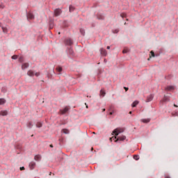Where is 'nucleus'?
<instances>
[{
	"label": "nucleus",
	"instance_id": "obj_34",
	"mask_svg": "<svg viewBox=\"0 0 178 178\" xmlns=\"http://www.w3.org/2000/svg\"><path fill=\"white\" fill-rule=\"evenodd\" d=\"M125 91H129V88L124 87Z\"/></svg>",
	"mask_w": 178,
	"mask_h": 178
},
{
	"label": "nucleus",
	"instance_id": "obj_16",
	"mask_svg": "<svg viewBox=\"0 0 178 178\" xmlns=\"http://www.w3.org/2000/svg\"><path fill=\"white\" fill-rule=\"evenodd\" d=\"M162 101H163V102H169L170 99H169V97L164 96Z\"/></svg>",
	"mask_w": 178,
	"mask_h": 178
},
{
	"label": "nucleus",
	"instance_id": "obj_35",
	"mask_svg": "<svg viewBox=\"0 0 178 178\" xmlns=\"http://www.w3.org/2000/svg\"><path fill=\"white\" fill-rule=\"evenodd\" d=\"M19 169H20V170H24L25 168H24V167H21Z\"/></svg>",
	"mask_w": 178,
	"mask_h": 178
},
{
	"label": "nucleus",
	"instance_id": "obj_24",
	"mask_svg": "<svg viewBox=\"0 0 178 178\" xmlns=\"http://www.w3.org/2000/svg\"><path fill=\"white\" fill-rule=\"evenodd\" d=\"M36 127H42V124L41 123V122H38L37 124H36Z\"/></svg>",
	"mask_w": 178,
	"mask_h": 178
},
{
	"label": "nucleus",
	"instance_id": "obj_3",
	"mask_svg": "<svg viewBox=\"0 0 178 178\" xmlns=\"http://www.w3.org/2000/svg\"><path fill=\"white\" fill-rule=\"evenodd\" d=\"M113 133L115 134V136H119L120 133H123V129H115Z\"/></svg>",
	"mask_w": 178,
	"mask_h": 178
},
{
	"label": "nucleus",
	"instance_id": "obj_37",
	"mask_svg": "<svg viewBox=\"0 0 178 178\" xmlns=\"http://www.w3.org/2000/svg\"><path fill=\"white\" fill-rule=\"evenodd\" d=\"M109 115H113V112H110Z\"/></svg>",
	"mask_w": 178,
	"mask_h": 178
},
{
	"label": "nucleus",
	"instance_id": "obj_4",
	"mask_svg": "<svg viewBox=\"0 0 178 178\" xmlns=\"http://www.w3.org/2000/svg\"><path fill=\"white\" fill-rule=\"evenodd\" d=\"M60 13H62V10L59 9V8H56L55 10H54V15L55 16H60Z\"/></svg>",
	"mask_w": 178,
	"mask_h": 178
},
{
	"label": "nucleus",
	"instance_id": "obj_13",
	"mask_svg": "<svg viewBox=\"0 0 178 178\" xmlns=\"http://www.w3.org/2000/svg\"><path fill=\"white\" fill-rule=\"evenodd\" d=\"M106 95V92H105V90H104V89H102L99 93L100 97H104Z\"/></svg>",
	"mask_w": 178,
	"mask_h": 178
},
{
	"label": "nucleus",
	"instance_id": "obj_14",
	"mask_svg": "<svg viewBox=\"0 0 178 178\" xmlns=\"http://www.w3.org/2000/svg\"><path fill=\"white\" fill-rule=\"evenodd\" d=\"M6 115H8V111H1L0 112L1 116H6Z\"/></svg>",
	"mask_w": 178,
	"mask_h": 178
},
{
	"label": "nucleus",
	"instance_id": "obj_11",
	"mask_svg": "<svg viewBox=\"0 0 178 178\" xmlns=\"http://www.w3.org/2000/svg\"><path fill=\"white\" fill-rule=\"evenodd\" d=\"M27 17H28V19L33 20V19H34V15H33V13H29L27 14Z\"/></svg>",
	"mask_w": 178,
	"mask_h": 178
},
{
	"label": "nucleus",
	"instance_id": "obj_29",
	"mask_svg": "<svg viewBox=\"0 0 178 178\" xmlns=\"http://www.w3.org/2000/svg\"><path fill=\"white\" fill-rule=\"evenodd\" d=\"M23 60H24L23 56H20L19 58V62H20L22 63L23 62Z\"/></svg>",
	"mask_w": 178,
	"mask_h": 178
},
{
	"label": "nucleus",
	"instance_id": "obj_38",
	"mask_svg": "<svg viewBox=\"0 0 178 178\" xmlns=\"http://www.w3.org/2000/svg\"><path fill=\"white\" fill-rule=\"evenodd\" d=\"M50 147L51 148H54V145H50Z\"/></svg>",
	"mask_w": 178,
	"mask_h": 178
},
{
	"label": "nucleus",
	"instance_id": "obj_26",
	"mask_svg": "<svg viewBox=\"0 0 178 178\" xmlns=\"http://www.w3.org/2000/svg\"><path fill=\"white\" fill-rule=\"evenodd\" d=\"M134 159H135V161H138V159H140V158L138 157V156L134 155Z\"/></svg>",
	"mask_w": 178,
	"mask_h": 178
},
{
	"label": "nucleus",
	"instance_id": "obj_20",
	"mask_svg": "<svg viewBox=\"0 0 178 178\" xmlns=\"http://www.w3.org/2000/svg\"><path fill=\"white\" fill-rule=\"evenodd\" d=\"M6 101L4 99H0V105H3Z\"/></svg>",
	"mask_w": 178,
	"mask_h": 178
},
{
	"label": "nucleus",
	"instance_id": "obj_46",
	"mask_svg": "<svg viewBox=\"0 0 178 178\" xmlns=\"http://www.w3.org/2000/svg\"><path fill=\"white\" fill-rule=\"evenodd\" d=\"M86 108H88V105H86Z\"/></svg>",
	"mask_w": 178,
	"mask_h": 178
},
{
	"label": "nucleus",
	"instance_id": "obj_30",
	"mask_svg": "<svg viewBox=\"0 0 178 178\" xmlns=\"http://www.w3.org/2000/svg\"><path fill=\"white\" fill-rule=\"evenodd\" d=\"M97 19H99V20H104V16H98Z\"/></svg>",
	"mask_w": 178,
	"mask_h": 178
},
{
	"label": "nucleus",
	"instance_id": "obj_10",
	"mask_svg": "<svg viewBox=\"0 0 178 178\" xmlns=\"http://www.w3.org/2000/svg\"><path fill=\"white\" fill-rule=\"evenodd\" d=\"M100 53H101L104 56H106V55H107L106 50H105L104 48L100 49Z\"/></svg>",
	"mask_w": 178,
	"mask_h": 178
},
{
	"label": "nucleus",
	"instance_id": "obj_21",
	"mask_svg": "<svg viewBox=\"0 0 178 178\" xmlns=\"http://www.w3.org/2000/svg\"><path fill=\"white\" fill-rule=\"evenodd\" d=\"M63 133H64L65 134H69L70 131L67 129H63Z\"/></svg>",
	"mask_w": 178,
	"mask_h": 178
},
{
	"label": "nucleus",
	"instance_id": "obj_27",
	"mask_svg": "<svg viewBox=\"0 0 178 178\" xmlns=\"http://www.w3.org/2000/svg\"><path fill=\"white\" fill-rule=\"evenodd\" d=\"M2 30L3 33H8V29L5 28V27H2Z\"/></svg>",
	"mask_w": 178,
	"mask_h": 178
},
{
	"label": "nucleus",
	"instance_id": "obj_2",
	"mask_svg": "<svg viewBox=\"0 0 178 178\" xmlns=\"http://www.w3.org/2000/svg\"><path fill=\"white\" fill-rule=\"evenodd\" d=\"M28 76H29L30 77H33L34 76H36V77H38V76H40V72H34V71L33 70H29L27 72Z\"/></svg>",
	"mask_w": 178,
	"mask_h": 178
},
{
	"label": "nucleus",
	"instance_id": "obj_23",
	"mask_svg": "<svg viewBox=\"0 0 178 178\" xmlns=\"http://www.w3.org/2000/svg\"><path fill=\"white\" fill-rule=\"evenodd\" d=\"M27 127H29V129H31V127H33V124L31 122H29L27 124Z\"/></svg>",
	"mask_w": 178,
	"mask_h": 178
},
{
	"label": "nucleus",
	"instance_id": "obj_15",
	"mask_svg": "<svg viewBox=\"0 0 178 178\" xmlns=\"http://www.w3.org/2000/svg\"><path fill=\"white\" fill-rule=\"evenodd\" d=\"M35 161H41V156L40 155H35L34 157Z\"/></svg>",
	"mask_w": 178,
	"mask_h": 178
},
{
	"label": "nucleus",
	"instance_id": "obj_28",
	"mask_svg": "<svg viewBox=\"0 0 178 178\" xmlns=\"http://www.w3.org/2000/svg\"><path fill=\"white\" fill-rule=\"evenodd\" d=\"M73 10H74V7L70 6V12H73Z\"/></svg>",
	"mask_w": 178,
	"mask_h": 178
},
{
	"label": "nucleus",
	"instance_id": "obj_31",
	"mask_svg": "<svg viewBox=\"0 0 178 178\" xmlns=\"http://www.w3.org/2000/svg\"><path fill=\"white\" fill-rule=\"evenodd\" d=\"M150 54H151V55H152V56L153 58L155 57V53H154V51H150Z\"/></svg>",
	"mask_w": 178,
	"mask_h": 178
},
{
	"label": "nucleus",
	"instance_id": "obj_7",
	"mask_svg": "<svg viewBox=\"0 0 178 178\" xmlns=\"http://www.w3.org/2000/svg\"><path fill=\"white\" fill-rule=\"evenodd\" d=\"M29 168H30L31 170H33V169H34V168H35V162L31 161L29 163Z\"/></svg>",
	"mask_w": 178,
	"mask_h": 178
},
{
	"label": "nucleus",
	"instance_id": "obj_40",
	"mask_svg": "<svg viewBox=\"0 0 178 178\" xmlns=\"http://www.w3.org/2000/svg\"><path fill=\"white\" fill-rule=\"evenodd\" d=\"M174 106H175V108H177V105H176V104H174Z\"/></svg>",
	"mask_w": 178,
	"mask_h": 178
},
{
	"label": "nucleus",
	"instance_id": "obj_25",
	"mask_svg": "<svg viewBox=\"0 0 178 178\" xmlns=\"http://www.w3.org/2000/svg\"><path fill=\"white\" fill-rule=\"evenodd\" d=\"M129 49H124V50L122 51L123 54H127V52H129Z\"/></svg>",
	"mask_w": 178,
	"mask_h": 178
},
{
	"label": "nucleus",
	"instance_id": "obj_39",
	"mask_svg": "<svg viewBox=\"0 0 178 178\" xmlns=\"http://www.w3.org/2000/svg\"><path fill=\"white\" fill-rule=\"evenodd\" d=\"M107 49H111V47L108 46V47H107Z\"/></svg>",
	"mask_w": 178,
	"mask_h": 178
},
{
	"label": "nucleus",
	"instance_id": "obj_43",
	"mask_svg": "<svg viewBox=\"0 0 178 178\" xmlns=\"http://www.w3.org/2000/svg\"><path fill=\"white\" fill-rule=\"evenodd\" d=\"M131 113H132V112H131V111H130V112H129V115H131Z\"/></svg>",
	"mask_w": 178,
	"mask_h": 178
},
{
	"label": "nucleus",
	"instance_id": "obj_22",
	"mask_svg": "<svg viewBox=\"0 0 178 178\" xmlns=\"http://www.w3.org/2000/svg\"><path fill=\"white\" fill-rule=\"evenodd\" d=\"M80 33H81V34H82V35H84V34H86V31L83 29H80Z\"/></svg>",
	"mask_w": 178,
	"mask_h": 178
},
{
	"label": "nucleus",
	"instance_id": "obj_8",
	"mask_svg": "<svg viewBox=\"0 0 178 178\" xmlns=\"http://www.w3.org/2000/svg\"><path fill=\"white\" fill-rule=\"evenodd\" d=\"M152 99H154V95H149L147 97L146 102H151V101H152Z\"/></svg>",
	"mask_w": 178,
	"mask_h": 178
},
{
	"label": "nucleus",
	"instance_id": "obj_1",
	"mask_svg": "<svg viewBox=\"0 0 178 178\" xmlns=\"http://www.w3.org/2000/svg\"><path fill=\"white\" fill-rule=\"evenodd\" d=\"M112 138L113 140H115V143L118 142V141H124V140H126V136H118V138L115 136V137H112V138H110V140H112Z\"/></svg>",
	"mask_w": 178,
	"mask_h": 178
},
{
	"label": "nucleus",
	"instance_id": "obj_9",
	"mask_svg": "<svg viewBox=\"0 0 178 178\" xmlns=\"http://www.w3.org/2000/svg\"><path fill=\"white\" fill-rule=\"evenodd\" d=\"M66 45H72L73 41L71 40V39H66L65 41Z\"/></svg>",
	"mask_w": 178,
	"mask_h": 178
},
{
	"label": "nucleus",
	"instance_id": "obj_44",
	"mask_svg": "<svg viewBox=\"0 0 178 178\" xmlns=\"http://www.w3.org/2000/svg\"><path fill=\"white\" fill-rule=\"evenodd\" d=\"M1 26H2V24L0 23V27H1Z\"/></svg>",
	"mask_w": 178,
	"mask_h": 178
},
{
	"label": "nucleus",
	"instance_id": "obj_6",
	"mask_svg": "<svg viewBox=\"0 0 178 178\" xmlns=\"http://www.w3.org/2000/svg\"><path fill=\"white\" fill-rule=\"evenodd\" d=\"M67 111H69V108L65 107L63 110H60V113L61 115H65V113H66L67 112Z\"/></svg>",
	"mask_w": 178,
	"mask_h": 178
},
{
	"label": "nucleus",
	"instance_id": "obj_32",
	"mask_svg": "<svg viewBox=\"0 0 178 178\" xmlns=\"http://www.w3.org/2000/svg\"><path fill=\"white\" fill-rule=\"evenodd\" d=\"M11 58H12V59L16 60V59H17V55H14Z\"/></svg>",
	"mask_w": 178,
	"mask_h": 178
},
{
	"label": "nucleus",
	"instance_id": "obj_18",
	"mask_svg": "<svg viewBox=\"0 0 178 178\" xmlns=\"http://www.w3.org/2000/svg\"><path fill=\"white\" fill-rule=\"evenodd\" d=\"M138 105V101H135L132 103V108H135V106H137Z\"/></svg>",
	"mask_w": 178,
	"mask_h": 178
},
{
	"label": "nucleus",
	"instance_id": "obj_41",
	"mask_svg": "<svg viewBox=\"0 0 178 178\" xmlns=\"http://www.w3.org/2000/svg\"><path fill=\"white\" fill-rule=\"evenodd\" d=\"M165 178H170V177H169V176H165Z\"/></svg>",
	"mask_w": 178,
	"mask_h": 178
},
{
	"label": "nucleus",
	"instance_id": "obj_17",
	"mask_svg": "<svg viewBox=\"0 0 178 178\" xmlns=\"http://www.w3.org/2000/svg\"><path fill=\"white\" fill-rule=\"evenodd\" d=\"M56 70H57V72H58V73H62L63 68H62V67H57L56 68Z\"/></svg>",
	"mask_w": 178,
	"mask_h": 178
},
{
	"label": "nucleus",
	"instance_id": "obj_42",
	"mask_svg": "<svg viewBox=\"0 0 178 178\" xmlns=\"http://www.w3.org/2000/svg\"><path fill=\"white\" fill-rule=\"evenodd\" d=\"M102 112H105V108H103V109H102Z\"/></svg>",
	"mask_w": 178,
	"mask_h": 178
},
{
	"label": "nucleus",
	"instance_id": "obj_12",
	"mask_svg": "<svg viewBox=\"0 0 178 178\" xmlns=\"http://www.w3.org/2000/svg\"><path fill=\"white\" fill-rule=\"evenodd\" d=\"M29 64L28 63H25L24 64H22V70H24V69H27V67H29Z\"/></svg>",
	"mask_w": 178,
	"mask_h": 178
},
{
	"label": "nucleus",
	"instance_id": "obj_45",
	"mask_svg": "<svg viewBox=\"0 0 178 178\" xmlns=\"http://www.w3.org/2000/svg\"><path fill=\"white\" fill-rule=\"evenodd\" d=\"M104 62H106V59H104Z\"/></svg>",
	"mask_w": 178,
	"mask_h": 178
},
{
	"label": "nucleus",
	"instance_id": "obj_33",
	"mask_svg": "<svg viewBox=\"0 0 178 178\" xmlns=\"http://www.w3.org/2000/svg\"><path fill=\"white\" fill-rule=\"evenodd\" d=\"M121 17L123 18V17H126V14L124 13H122L121 14Z\"/></svg>",
	"mask_w": 178,
	"mask_h": 178
},
{
	"label": "nucleus",
	"instance_id": "obj_5",
	"mask_svg": "<svg viewBox=\"0 0 178 178\" xmlns=\"http://www.w3.org/2000/svg\"><path fill=\"white\" fill-rule=\"evenodd\" d=\"M175 90V86H169L165 88V91H173Z\"/></svg>",
	"mask_w": 178,
	"mask_h": 178
},
{
	"label": "nucleus",
	"instance_id": "obj_36",
	"mask_svg": "<svg viewBox=\"0 0 178 178\" xmlns=\"http://www.w3.org/2000/svg\"><path fill=\"white\" fill-rule=\"evenodd\" d=\"M114 33H119V30H115Z\"/></svg>",
	"mask_w": 178,
	"mask_h": 178
},
{
	"label": "nucleus",
	"instance_id": "obj_19",
	"mask_svg": "<svg viewBox=\"0 0 178 178\" xmlns=\"http://www.w3.org/2000/svg\"><path fill=\"white\" fill-rule=\"evenodd\" d=\"M141 122H143V123H149L150 120L149 119H143V120H141Z\"/></svg>",
	"mask_w": 178,
	"mask_h": 178
}]
</instances>
